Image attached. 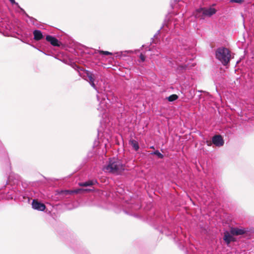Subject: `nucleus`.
<instances>
[{
    "mask_svg": "<svg viewBox=\"0 0 254 254\" xmlns=\"http://www.w3.org/2000/svg\"><path fill=\"white\" fill-rule=\"evenodd\" d=\"M64 193L65 194H70L72 192V191H69V190H64Z\"/></svg>",
    "mask_w": 254,
    "mask_h": 254,
    "instance_id": "nucleus-24",
    "label": "nucleus"
},
{
    "mask_svg": "<svg viewBox=\"0 0 254 254\" xmlns=\"http://www.w3.org/2000/svg\"><path fill=\"white\" fill-rule=\"evenodd\" d=\"M173 22H174V24H173L174 26H176V25H177V23H176V21H174Z\"/></svg>",
    "mask_w": 254,
    "mask_h": 254,
    "instance_id": "nucleus-26",
    "label": "nucleus"
},
{
    "mask_svg": "<svg viewBox=\"0 0 254 254\" xmlns=\"http://www.w3.org/2000/svg\"><path fill=\"white\" fill-rule=\"evenodd\" d=\"M34 39L36 41H39L43 38V35L42 32L39 30H35L33 31Z\"/></svg>",
    "mask_w": 254,
    "mask_h": 254,
    "instance_id": "nucleus-11",
    "label": "nucleus"
},
{
    "mask_svg": "<svg viewBox=\"0 0 254 254\" xmlns=\"http://www.w3.org/2000/svg\"><path fill=\"white\" fill-rule=\"evenodd\" d=\"M9 0L12 4H15L16 6H17L18 7H19L22 11H23V12H24V13L25 12L24 11V10L19 6L18 3L16 2H15V0Z\"/></svg>",
    "mask_w": 254,
    "mask_h": 254,
    "instance_id": "nucleus-18",
    "label": "nucleus"
},
{
    "mask_svg": "<svg viewBox=\"0 0 254 254\" xmlns=\"http://www.w3.org/2000/svg\"><path fill=\"white\" fill-rule=\"evenodd\" d=\"M6 198L7 199H12L13 198V196H12V194H8V195L6 197Z\"/></svg>",
    "mask_w": 254,
    "mask_h": 254,
    "instance_id": "nucleus-25",
    "label": "nucleus"
},
{
    "mask_svg": "<svg viewBox=\"0 0 254 254\" xmlns=\"http://www.w3.org/2000/svg\"><path fill=\"white\" fill-rule=\"evenodd\" d=\"M9 0L12 4H15L16 6H17L18 7H19L22 11H23V12H24V13L25 12L24 11V10L19 6L18 3L16 2H15V0Z\"/></svg>",
    "mask_w": 254,
    "mask_h": 254,
    "instance_id": "nucleus-19",
    "label": "nucleus"
},
{
    "mask_svg": "<svg viewBox=\"0 0 254 254\" xmlns=\"http://www.w3.org/2000/svg\"><path fill=\"white\" fill-rule=\"evenodd\" d=\"M129 144L132 147L135 151H137L139 149V147L138 143L135 140H130L129 141Z\"/></svg>",
    "mask_w": 254,
    "mask_h": 254,
    "instance_id": "nucleus-14",
    "label": "nucleus"
},
{
    "mask_svg": "<svg viewBox=\"0 0 254 254\" xmlns=\"http://www.w3.org/2000/svg\"><path fill=\"white\" fill-rule=\"evenodd\" d=\"M223 239L226 243L227 245H229L231 242L234 241V238L232 235L230 234L229 232L226 231L224 233Z\"/></svg>",
    "mask_w": 254,
    "mask_h": 254,
    "instance_id": "nucleus-10",
    "label": "nucleus"
},
{
    "mask_svg": "<svg viewBox=\"0 0 254 254\" xmlns=\"http://www.w3.org/2000/svg\"><path fill=\"white\" fill-rule=\"evenodd\" d=\"M174 59H173V62L175 63L176 64H178V62H183L184 61H186V58L184 56H181L179 55L177 56L176 57H174Z\"/></svg>",
    "mask_w": 254,
    "mask_h": 254,
    "instance_id": "nucleus-13",
    "label": "nucleus"
},
{
    "mask_svg": "<svg viewBox=\"0 0 254 254\" xmlns=\"http://www.w3.org/2000/svg\"><path fill=\"white\" fill-rule=\"evenodd\" d=\"M178 97L177 95L173 94L168 97V100L170 102H172V101H175L176 100H177L178 99Z\"/></svg>",
    "mask_w": 254,
    "mask_h": 254,
    "instance_id": "nucleus-16",
    "label": "nucleus"
},
{
    "mask_svg": "<svg viewBox=\"0 0 254 254\" xmlns=\"http://www.w3.org/2000/svg\"><path fill=\"white\" fill-rule=\"evenodd\" d=\"M27 16L28 17H29V16L28 15H27Z\"/></svg>",
    "mask_w": 254,
    "mask_h": 254,
    "instance_id": "nucleus-32",
    "label": "nucleus"
},
{
    "mask_svg": "<svg viewBox=\"0 0 254 254\" xmlns=\"http://www.w3.org/2000/svg\"><path fill=\"white\" fill-rule=\"evenodd\" d=\"M182 67H184V66H182ZM184 67H186V64H185L184 65Z\"/></svg>",
    "mask_w": 254,
    "mask_h": 254,
    "instance_id": "nucleus-29",
    "label": "nucleus"
},
{
    "mask_svg": "<svg viewBox=\"0 0 254 254\" xmlns=\"http://www.w3.org/2000/svg\"><path fill=\"white\" fill-rule=\"evenodd\" d=\"M172 22H165V23L163 24V27L162 28H165V26H166L167 28H171V24H172Z\"/></svg>",
    "mask_w": 254,
    "mask_h": 254,
    "instance_id": "nucleus-20",
    "label": "nucleus"
},
{
    "mask_svg": "<svg viewBox=\"0 0 254 254\" xmlns=\"http://www.w3.org/2000/svg\"><path fill=\"white\" fill-rule=\"evenodd\" d=\"M215 57L223 65H226L231 59L230 51L224 47L219 48L215 51Z\"/></svg>",
    "mask_w": 254,
    "mask_h": 254,
    "instance_id": "nucleus-3",
    "label": "nucleus"
},
{
    "mask_svg": "<svg viewBox=\"0 0 254 254\" xmlns=\"http://www.w3.org/2000/svg\"><path fill=\"white\" fill-rule=\"evenodd\" d=\"M212 143L216 146H222L224 144V140L222 136L220 135H216L212 137Z\"/></svg>",
    "mask_w": 254,
    "mask_h": 254,
    "instance_id": "nucleus-6",
    "label": "nucleus"
},
{
    "mask_svg": "<svg viewBox=\"0 0 254 254\" xmlns=\"http://www.w3.org/2000/svg\"><path fill=\"white\" fill-rule=\"evenodd\" d=\"M126 53H129V54H132L133 53V52L131 50L129 51H126L124 52H120L119 53H117V56H126Z\"/></svg>",
    "mask_w": 254,
    "mask_h": 254,
    "instance_id": "nucleus-15",
    "label": "nucleus"
},
{
    "mask_svg": "<svg viewBox=\"0 0 254 254\" xmlns=\"http://www.w3.org/2000/svg\"><path fill=\"white\" fill-rule=\"evenodd\" d=\"M140 59L141 61L143 62L145 61V56L142 54H141L140 55Z\"/></svg>",
    "mask_w": 254,
    "mask_h": 254,
    "instance_id": "nucleus-23",
    "label": "nucleus"
},
{
    "mask_svg": "<svg viewBox=\"0 0 254 254\" xmlns=\"http://www.w3.org/2000/svg\"><path fill=\"white\" fill-rule=\"evenodd\" d=\"M27 16L28 17H29V16L28 15H27Z\"/></svg>",
    "mask_w": 254,
    "mask_h": 254,
    "instance_id": "nucleus-30",
    "label": "nucleus"
},
{
    "mask_svg": "<svg viewBox=\"0 0 254 254\" xmlns=\"http://www.w3.org/2000/svg\"><path fill=\"white\" fill-rule=\"evenodd\" d=\"M96 184H97V181L95 180H89L86 182L80 183L79 184V185L82 187H87V186H93Z\"/></svg>",
    "mask_w": 254,
    "mask_h": 254,
    "instance_id": "nucleus-12",
    "label": "nucleus"
},
{
    "mask_svg": "<svg viewBox=\"0 0 254 254\" xmlns=\"http://www.w3.org/2000/svg\"><path fill=\"white\" fill-rule=\"evenodd\" d=\"M124 170V166L122 163L115 158L110 159L108 164L103 168L105 172L116 174L120 173Z\"/></svg>",
    "mask_w": 254,
    "mask_h": 254,
    "instance_id": "nucleus-2",
    "label": "nucleus"
},
{
    "mask_svg": "<svg viewBox=\"0 0 254 254\" xmlns=\"http://www.w3.org/2000/svg\"><path fill=\"white\" fill-rule=\"evenodd\" d=\"M246 231L244 229H240L238 228H232L230 230V233L233 236L241 235L245 234Z\"/></svg>",
    "mask_w": 254,
    "mask_h": 254,
    "instance_id": "nucleus-9",
    "label": "nucleus"
},
{
    "mask_svg": "<svg viewBox=\"0 0 254 254\" xmlns=\"http://www.w3.org/2000/svg\"><path fill=\"white\" fill-rule=\"evenodd\" d=\"M19 182V176L17 175L11 174L8 178L6 184L11 185H17Z\"/></svg>",
    "mask_w": 254,
    "mask_h": 254,
    "instance_id": "nucleus-7",
    "label": "nucleus"
},
{
    "mask_svg": "<svg viewBox=\"0 0 254 254\" xmlns=\"http://www.w3.org/2000/svg\"><path fill=\"white\" fill-rule=\"evenodd\" d=\"M29 18H30V19L31 20H34V18H33L32 17H29Z\"/></svg>",
    "mask_w": 254,
    "mask_h": 254,
    "instance_id": "nucleus-28",
    "label": "nucleus"
},
{
    "mask_svg": "<svg viewBox=\"0 0 254 254\" xmlns=\"http://www.w3.org/2000/svg\"><path fill=\"white\" fill-rule=\"evenodd\" d=\"M216 12V9L212 7L200 8L196 10L195 16L196 18L204 19L206 17H210L214 14Z\"/></svg>",
    "mask_w": 254,
    "mask_h": 254,
    "instance_id": "nucleus-4",
    "label": "nucleus"
},
{
    "mask_svg": "<svg viewBox=\"0 0 254 254\" xmlns=\"http://www.w3.org/2000/svg\"><path fill=\"white\" fill-rule=\"evenodd\" d=\"M245 0H230V3H238L239 4H242L244 2Z\"/></svg>",
    "mask_w": 254,
    "mask_h": 254,
    "instance_id": "nucleus-21",
    "label": "nucleus"
},
{
    "mask_svg": "<svg viewBox=\"0 0 254 254\" xmlns=\"http://www.w3.org/2000/svg\"><path fill=\"white\" fill-rule=\"evenodd\" d=\"M80 190H77L76 191H75L74 192H76V193H77L79 192V191Z\"/></svg>",
    "mask_w": 254,
    "mask_h": 254,
    "instance_id": "nucleus-27",
    "label": "nucleus"
},
{
    "mask_svg": "<svg viewBox=\"0 0 254 254\" xmlns=\"http://www.w3.org/2000/svg\"><path fill=\"white\" fill-rule=\"evenodd\" d=\"M151 154H154L157 155L159 158H163V155L158 150H156L154 152L151 153Z\"/></svg>",
    "mask_w": 254,
    "mask_h": 254,
    "instance_id": "nucleus-17",
    "label": "nucleus"
},
{
    "mask_svg": "<svg viewBox=\"0 0 254 254\" xmlns=\"http://www.w3.org/2000/svg\"><path fill=\"white\" fill-rule=\"evenodd\" d=\"M27 16L28 17H29V16L28 15H27Z\"/></svg>",
    "mask_w": 254,
    "mask_h": 254,
    "instance_id": "nucleus-31",
    "label": "nucleus"
},
{
    "mask_svg": "<svg viewBox=\"0 0 254 254\" xmlns=\"http://www.w3.org/2000/svg\"><path fill=\"white\" fill-rule=\"evenodd\" d=\"M46 39L53 46L59 47L61 45V43L58 41V40L52 36L47 35L46 37Z\"/></svg>",
    "mask_w": 254,
    "mask_h": 254,
    "instance_id": "nucleus-8",
    "label": "nucleus"
},
{
    "mask_svg": "<svg viewBox=\"0 0 254 254\" xmlns=\"http://www.w3.org/2000/svg\"><path fill=\"white\" fill-rule=\"evenodd\" d=\"M99 53L100 54L104 55H112V53H110L108 51H99Z\"/></svg>",
    "mask_w": 254,
    "mask_h": 254,
    "instance_id": "nucleus-22",
    "label": "nucleus"
},
{
    "mask_svg": "<svg viewBox=\"0 0 254 254\" xmlns=\"http://www.w3.org/2000/svg\"><path fill=\"white\" fill-rule=\"evenodd\" d=\"M86 73L87 77L86 80L89 82L91 86L95 89L99 94V95H97V99L100 102L98 110L100 112V115H102L103 118L104 116L106 117L109 107V103L110 102L109 95L107 93L100 92L97 89L94 83V76L91 72L87 71Z\"/></svg>",
    "mask_w": 254,
    "mask_h": 254,
    "instance_id": "nucleus-1",
    "label": "nucleus"
},
{
    "mask_svg": "<svg viewBox=\"0 0 254 254\" xmlns=\"http://www.w3.org/2000/svg\"><path fill=\"white\" fill-rule=\"evenodd\" d=\"M32 207L35 210L38 211H44L46 209V206L44 203H42L37 199H33L32 202Z\"/></svg>",
    "mask_w": 254,
    "mask_h": 254,
    "instance_id": "nucleus-5",
    "label": "nucleus"
}]
</instances>
